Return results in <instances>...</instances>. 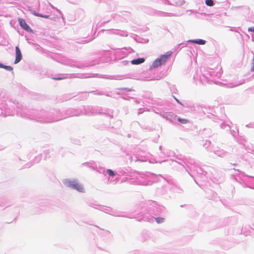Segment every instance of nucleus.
<instances>
[{
	"label": "nucleus",
	"mask_w": 254,
	"mask_h": 254,
	"mask_svg": "<svg viewBox=\"0 0 254 254\" xmlns=\"http://www.w3.org/2000/svg\"><path fill=\"white\" fill-rule=\"evenodd\" d=\"M3 67H4V65L0 63V67L3 68Z\"/></svg>",
	"instance_id": "14"
},
{
	"label": "nucleus",
	"mask_w": 254,
	"mask_h": 254,
	"mask_svg": "<svg viewBox=\"0 0 254 254\" xmlns=\"http://www.w3.org/2000/svg\"><path fill=\"white\" fill-rule=\"evenodd\" d=\"M156 221L158 223H162L164 221V218L161 217H157L155 218Z\"/></svg>",
	"instance_id": "9"
},
{
	"label": "nucleus",
	"mask_w": 254,
	"mask_h": 254,
	"mask_svg": "<svg viewBox=\"0 0 254 254\" xmlns=\"http://www.w3.org/2000/svg\"><path fill=\"white\" fill-rule=\"evenodd\" d=\"M34 14L36 16H39V17H44V18H48L49 17V16L48 15H41V14H39V13H34Z\"/></svg>",
	"instance_id": "12"
},
{
	"label": "nucleus",
	"mask_w": 254,
	"mask_h": 254,
	"mask_svg": "<svg viewBox=\"0 0 254 254\" xmlns=\"http://www.w3.org/2000/svg\"><path fill=\"white\" fill-rule=\"evenodd\" d=\"M205 3L208 6H212L214 4V2L212 0H206Z\"/></svg>",
	"instance_id": "8"
},
{
	"label": "nucleus",
	"mask_w": 254,
	"mask_h": 254,
	"mask_svg": "<svg viewBox=\"0 0 254 254\" xmlns=\"http://www.w3.org/2000/svg\"><path fill=\"white\" fill-rule=\"evenodd\" d=\"M3 68H4L8 71H11L13 70V67L11 66H8V65H4V67H3Z\"/></svg>",
	"instance_id": "10"
},
{
	"label": "nucleus",
	"mask_w": 254,
	"mask_h": 254,
	"mask_svg": "<svg viewBox=\"0 0 254 254\" xmlns=\"http://www.w3.org/2000/svg\"><path fill=\"white\" fill-rule=\"evenodd\" d=\"M65 184L66 186L75 189L79 192H84L83 186L76 181H68Z\"/></svg>",
	"instance_id": "2"
},
{
	"label": "nucleus",
	"mask_w": 254,
	"mask_h": 254,
	"mask_svg": "<svg viewBox=\"0 0 254 254\" xmlns=\"http://www.w3.org/2000/svg\"><path fill=\"white\" fill-rule=\"evenodd\" d=\"M18 22L20 25L24 29L26 30H28L30 29V27L29 25L26 23L25 20L22 18H18Z\"/></svg>",
	"instance_id": "4"
},
{
	"label": "nucleus",
	"mask_w": 254,
	"mask_h": 254,
	"mask_svg": "<svg viewBox=\"0 0 254 254\" xmlns=\"http://www.w3.org/2000/svg\"><path fill=\"white\" fill-rule=\"evenodd\" d=\"M56 79H58V80H59V79H62V78H56Z\"/></svg>",
	"instance_id": "15"
},
{
	"label": "nucleus",
	"mask_w": 254,
	"mask_h": 254,
	"mask_svg": "<svg viewBox=\"0 0 254 254\" xmlns=\"http://www.w3.org/2000/svg\"><path fill=\"white\" fill-rule=\"evenodd\" d=\"M172 52L171 51L167 52L165 54L161 55L159 58L157 59L152 64L153 67H157L162 64H164L168 60L169 58L172 55Z\"/></svg>",
	"instance_id": "1"
},
{
	"label": "nucleus",
	"mask_w": 254,
	"mask_h": 254,
	"mask_svg": "<svg viewBox=\"0 0 254 254\" xmlns=\"http://www.w3.org/2000/svg\"><path fill=\"white\" fill-rule=\"evenodd\" d=\"M178 120L180 123L183 124H186L189 123V121L185 119L178 118Z\"/></svg>",
	"instance_id": "7"
},
{
	"label": "nucleus",
	"mask_w": 254,
	"mask_h": 254,
	"mask_svg": "<svg viewBox=\"0 0 254 254\" xmlns=\"http://www.w3.org/2000/svg\"><path fill=\"white\" fill-rule=\"evenodd\" d=\"M248 31L251 32H254V26L249 28Z\"/></svg>",
	"instance_id": "13"
},
{
	"label": "nucleus",
	"mask_w": 254,
	"mask_h": 254,
	"mask_svg": "<svg viewBox=\"0 0 254 254\" xmlns=\"http://www.w3.org/2000/svg\"><path fill=\"white\" fill-rule=\"evenodd\" d=\"M22 56L21 51L18 46L15 47V60L14 64L18 63L22 59Z\"/></svg>",
	"instance_id": "3"
},
{
	"label": "nucleus",
	"mask_w": 254,
	"mask_h": 254,
	"mask_svg": "<svg viewBox=\"0 0 254 254\" xmlns=\"http://www.w3.org/2000/svg\"><path fill=\"white\" fill-rule=\"evenodd\" d=\"M145 61L144 58H138L135 60H133L131 61L132 64H138L143 63Z\"/></svg>",
	"instance_id": "5"
},
{
	"label": "nucleus",
	"mask_w": 254,
	"mask_h": 254,
	"mask_svg": "<svg viewBox=\"0 0 254 254\" xmlns=\"http://www.w3.org/2000/svg\"><path fill=\"white\" fill-rule=\"evenodd\" d=\"M107 171L109 175L111 176H114L115 175L114 172L111 169H108Z\"/></svg>",
	"instance_id": "11"
},
{
	"label": "nucleus",
	"mask_w": 254,
	"mask_h": 254,
	"mask_svg": "<svg viewBox=\"0 0 254 254\" xmlns=\"http://www.w3.org/2000/svg\"><path fill=\"white\" fill-rule=\"evenodd\" d=\"M190 42L193 43H195L198 45H204L205 43V41L202 39L190 40Z\"/></svg>",
	"instance_id": "6"
}]
</instances>
